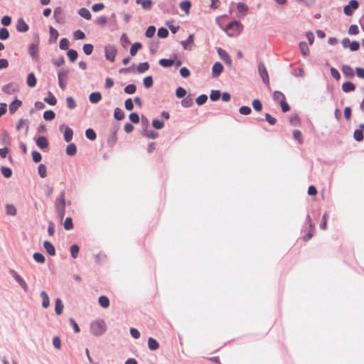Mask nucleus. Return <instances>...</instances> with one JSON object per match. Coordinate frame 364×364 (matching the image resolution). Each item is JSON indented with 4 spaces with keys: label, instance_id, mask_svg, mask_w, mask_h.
Returning a JSON list of instances; mask_svg holds the SVG:
<instances>
[{
    "label": "nucleus",
    "instance_id": "obj_24",
    "mask_svg": "<svg viewBox=\"0 0 364 364\" xmlns=\"http://www.w3.org/2000/svg\"><path fill=\"white\" fill-rule=\"evenodd\" d=\"M79 15L86 20H90L92 18V15L90 11L86 8H82L79 10Z\"/></svg>",
    "mask_w": 364,
    "mask_h": 364
},
{
    "label": "nucleus",
    "instance_id": "obj_29",
    "mask_svg": "<svg viewBox=\"0 0 364 364\" xmlns=\"http://www.w3.org/2000/svg\"><path fill=\"white\" fill-rule=\"evenodd\" d=\"M274 100L279 103L284 101L286 100L284 95L279 91H274L273 93Z\"/></svg>",
    "mask_w": 364,
    "mask_h": 364
},
{
    "label": "nucleus",
    "instance_id": "obj_31",
    "mask_svg": "<svg viewBox=\"0 0 364 364\" xmlns=\"http://www.w3.org/2000/svg\"><path fill=\"white\" fill-rule=\"evenodd\" d=\"M73 130L67 127L64 132V139L65 141L70 142L73 139Z\"/></svg>",
    "mask_w": 364,
    "mask_h": 364
},
{
    "label": "nucleus",
    "instance_id": "obj_57",
    "mask_svg": "<svg viewBox=\"0 0 364 364\" xmlns=\"http://www.w3.org/2000/svg\"><path fill=\"white\" fill-rule=\"evenodd\" d=\"M9 37V31L5 28H1L0 29V39L1 40H6Z\"/></svg>",
    "mask_w": 364,
    "mask_h": 364
},
{
    "label": "nucleus",
    "instance_id": "obj_54",
    "mask_svg": "<svg viewBox=\"0 0 364 364\" xmlns=\"http://www.w3.org/2000/svg\"><path fill=\"white\" fill-rule=\"evenodd\" d=\"M79 247L77 245H73L70 247V253L72 257L75 259L77 257L79 252Z\"/></svg>",
    "mask_w": 364,
    "mask_h": 364
},
{
    "label": "nucleus",
    "instance_id": "obj_15",
    "mask_svg": "<svg viewBox=\"0 0 364 364\" xmlns=\"http://www.w3.org/2000/svg\"><path fill=\"white\" fill-rule=\"evenodd\" d=\"M43 247L50 255L54 256L55 255V249L53 244L49 241H44Z\"/></svg>",
    "mask_w": 364,
    "mask_h": 364
},
{
    "label": "nucleus",
    "instance_id": "obj_40",
    "mask_svg": "<svg viewBox=\"0 0 364 364\" xmlns=\"http://www.w3.org/2000/svg\"><path fill=\"white\" fill-rule=\"evenodd\" d=\"M299 48H300V50H301V53L304 56H307L308 55V54L309 53V50L307 44L305 42H301L299 43Z\"/></svg>",
    "mask_w": 364,
    "mask_h": 364
},
{
    "label": "nucleus",
    "instance_id": "obj_27",
    "mask_svg": "<svg viewBox=\"0 0 364 364\" xmlns=\"http://www.w3.org/2000/svg\"><path fill=\"white\" fill-rule=\"evenodd\" d=\"M27 85L30 87H33L36 85V78L33 73H29L27 77Z\"/></svg>",
    "mask_w": 364,
    "mask_h": 364
},
{
    "label": "nucleus",
    "instance_id": "obj_7",
    "mask_svg": "<svg viewBox=\"0 0 364 364\" xmlns=\"http://www.w3.org/2000/svg\"><path fill=\"white\" fill-rule=\"evenodd\" d=\"M53 16L57 23H64V16H63V10L60 7H57L54 9Z\"/></svg>",
    "mask_w": 364,
    "mask_h": 364
},
{
    "label": "nucleus",
    "instance_id": "obj_64",
    "mask_svg": "<svg viewBox=\"0 0 364 364\" xmlns=\"http://www.w3.org/2000/svg\"><path fill=\"white\" fill-rule=\"evenodd\" d=\"M252 106H253V108L257 111V112H259L262 110V103L259 100H253L252 102Z\"/></svg>",
    "mask_w": 364,
    "mask_h": 364
},
{
    "label": "nucleus",
    "instance_id": "obj_50",
    "mask_svg": "<svg viewBox=\"0 0 364 364\" xmlns=\"http://www.w3.org/2000/svg\"><path fill=\"white\" fill-rule=\"evenodd\" d=\"M220 92L219 90H212L210 95V98L212 101H217L220 97Z\"/></svg>",
    "mask_w": 364,
    "mask_h": 364
},
{
    "label": "nucleus",
    "instance_id": "obj_25",
    "mask_svg": "<svg viewBox=\"0 0 364 364\" xmlns=\"http://www.w3.org/2000/svg\"><path fill=\"white\" fill-rule=\"evenodd\" d=\"M148 346L150 350H156L159 348V344L156 339L149 338L148 340Z\"/></svg>",
    "mask_w": 364,
    "mask_h": 364
},
{
    "label": "nucleus",
    "instance_id": "obj_22",
    "mask_svg": "<svg viewBox=\"0 0 364 364\" xmlns=\"http://www.w3.org/2000/svg\"><path fill=\"white\" fill-rule=\"evenodd\" d=\"M342 89H343V92H349L354 91L355 89V86L351 82H346L343 84Z\"/></svg>",
    "mask_w": 364,
    "mask_h": 364
},
{
    "label": "nucleus",
    "instance_id": "obj_51",
    "mask_svg": "<svg viewBox=\"0 0 364 364\" xmlns=\"http://www.w3.org/2000/svg\"><path fill=\"white\" fill-rule=\"evenodd\" d=\"M38 173L41 178H45L47 175L46 166L44 164H40L38 166Z\"/></svg>",
    "mask_w": 364,
    "mask_h": 364
},
{
    "label": "nucleus",
    "instance_id": "obj_39",
    "mask_svg": "<svg viewBox=\"0 0 364 364\" xmlns=\"http://www.w3.org/2000/svg\"><path fill=\"white\" fill-rule=\"evenodd\" d=\"M50 36V41L55 42L58 37V32L56 29L53 28L52 26L49 28Z\"/></svg>",
    "mask_w": 364,
    "mask_h": 364
},
{
    "label": "nucleus",
    "instance_id": "obj_53",
    "mask_svg": "<svg viewBox=\"0 0 364 364\" xmlns=\"http://www.w3.org/2000/svg\"><path fill=\"white\" fill-rule=\"evenodd\" d=\"M33 259L37 262H39L41 264L45 262V257H44L43 255H42L41 253L36 252L33 254Z\"/></svg>",
    "mask_w": 364,
    "mask_h": 364
},
{
    "label": "nucleus",
    "instance_id": "obj_10",
    "mask_svg": "<svg viewBox=\"0 0 364 364\" xmlns=\"http://www.w3.org/2000/svg\"><path fill=\"white\" fill-rule=\"evenodd\" d=\"M359 127L360 129L355 130L353 137L356 141H361L363 139L364 124H360Z\"/></svg>",
    "mask_w": 364,
    "mask_h": 364
},
{
    "label": "nucleus",
    "instance_id": "obj_2",
    "mask_svg": "<svg viewBox=\"0 0 364 364\" xmlns=\"http://www.w3.org/2000/svg\"><path fill=\"white\" fill-rule=\"evenodd\" d=\"M55 205L58 217L60 220H62L65 214V200L64 193H61V195L56 198Z\"/></svg>",
    "mask_w": 364,
    "mask_h": 364
},
{
    "label": "nucleus",
    "instance_id": "obj_34",
    "mask_svg": "<svg viewBox=\"0 0 364 364\" xmlns=\"http://www.w3.org/2000/svg\"><path fill=\"white\" fill-rule=\"evenodd\" d=\"M193 104V98L191 97V95H188L187 97H186L182 101H181V105L184 107H190L191 106H192V105Z\"/></svg>",
    "mask_w": 364,
    "mask_h": 364
},
{
    "label": "nucleus",
    "instance_id": "obj_62",
    "mask_svg": "<svg viewBox=\"0 0 364 364\" xmlns=\"http://www.w3.org/2000/svg\"><path fill=\"white\" fill-rule=\"evenodd\" d=\"M1 173L4 175V176L6 178L11 177V176L12 174V171H11V168H8V167H4V166L1 167Z\"/></svg>",
    "mask_w": 364,
    "mask_h": 364
},
{
    "label": "nucleus",
    "instance_id": "obj_16",
    "mask_svg": "<svg viewBox=\"0 0 364 364\" xmlns=\"http://www.w3.org/2000/svg\"><path fill=\"white\" fill-rule=\"evenodd\" d=\"M136 2L140 4L144 10H150L153 6L152 0H136Z\"/></svg>",
    "mask_w": 364,
    "mask_h": 364
},
{
    "label": "nucleus",
    "instance_id": "obj_6",
    "mask_svg": "<svg viewBox=\"0 0 364 364\" xmlns=\"http://www.w3.org/2000/svg\"><path fill=\"white\" fill-rule=\"evenodd\" d=\"M258 69H259V75H260L261 77L262 78L263 82L265 84L269 85V75H268L267 68H266L265 65H264V63H260L259 64Z\"/></svg>",
    "mask_w": 364,
    "mask_h": 364
},
{
    "label": "nucleus",
    "instance_id": "obj_28",
    "mask_svg": "<svg viewBox=\"0 0 364 364\" xmlns=\"http://www.w3.org/2000/svg\"><path fill=\"white\" fill-rule=\"evenodd\" d=\"M66 154L69 156H74L77 152V147L75 144H69L66 147Z\"/></svg>",
    "mask_w": 364,
    "mask_h": 364
},
{
    "label": "nucleus",
    "instance_id": "obj_4",
    "mask_svg": "<svg viewBox=\"0 0 364 364\" xmlns=\"http://www.w3.org/2000/svg\"><path fill=\"white\" fill-rule=\"evenodd\" d=\"M105 53L106 59L112 63H113L115 60L116 55L117 53V50L116 48L113 46H107L105 48Z\"/></svg>",
    "mask_w": 364,
    "mask_h": 364
},
{
    "label": "nucleus",
    "instance_id": "obj_49",
    "mask_svg": "<svg viewBox=\"0 0 364 364\" xmlns=\"http://www.w3.org/2000/svg\"><path fill=\"white\" fill-rule=\"evenodd\" d=\"M55 114L52 110H48V111L44 112V113H43V118L46 120H52L55 118Z\"/></svg>",
    "mask_w": 364,
    "mask_h": 364
},
{
    "label": "nucleus",
    "instance_id": "obj_33",
    "mask_svg": "<svg viewBox=\"0 0 364 364\" xmlns=\"http://www.w3.org/2000/svg\"><path fill=\"white\" fill-rule=\"evenodd\" d=\"M1 140L4 145H9L11 143V138L9 133L4 132L1 135Z\"/></svg>",
    "mask_w": 364,
    "mask_h": 364
},
{
    "label": "nucleus",
    "instance_id": "obj_55",
    "mask_svg": "<svg viewBox=\"0 0 364 364\" xmlns=\"http://www.w3.org/2000/svg\"><path fill=\"white\" fill-rule=\"evenodd\" d=\"M82 49H83L84 53H85L86 55H90V54L92 53V51H93V46H92V44H90V43L85 44V45L83 46Z\"/></svg>",
    "mask_w": 364,
    "mask_h": 364
},
{
    "label": "nucleus",
    "instance_id": "obj_13",
    "mask_svg": "<svg viewBox=\"0 0 364 364\" xmlns=\"http://www.w3.org/2000/svg\"><path fill=\"white\" fill-rule=\"evenodd\" d=\"M28 50H29V53L32 56V58L34 60H38V45L36 43L31 44L29 46Z\"/></svg>",
    "mask_w": 364,
    "mask_h": 364
},
{
    "label": "nucleus",
    "instance_id": "obj_8",
    "mask_svg": "<svg viewBox=\"0 0 364 364\" xmlns=\"http://www.w3.org/2000/svg\"><path fill=\"white\" fill-rule=\"evenodd\" d=\"M218 53L221 59L228 65H230L232 63V60L229 54L223 49L218 48Z\"/></svg>",
    "mask_w": 364,
    "mask_h": 364
},
{
    "label": "nucleus",
    "instance_id": "obj_52",
    "mask_svg": "<svg viewBox=\"0 0 364 364\" xmlns=\"http://www.w3.org/2000/svg\"><path fill=\"white\" fill-rule=\"evenodd\" d=\"M44 100L50 105H55L57 103L55 97L51 94V92H49V97H46Z\"/></svg>",
    "mask_w": 364,
    "mask_h": 364
},
{
    "label": "nucleus",
    "instance_id": "obj_59",
    "mask_svg": "<svg viewBox=\"0 0 364 364\" xmlns=\"http://www.w3.org/2000/svg\"><path fill=\"white\" fill-rule=\"evenodd\" d=\"M124 92L129 95L134 94L136 92V86L134 84L128 85L125 87Z\"/></svg>",
    "mask_w": 364,
    "mask_h": 364
},
{
    "label": "nucleus",
    "instance_id": "obj_23",
    "mask_svg": "<svg viewBox=\"0 0 364 364\" xmlns=\"http://www.w3.org/2000/svg\"><path fill=\"white\" fill-rule=\"evenodd\" d=\"M63 304L62 303V301L59 298L56 299L55 304V311L56 314L60 315L63 312Z\"/></svg>",
    "mask_w": 364,
    "mask_h": 364
},
{
    "label": "nucleus",
    "instance_id": "obj_5",
    "mask_svg": "<svg viewBox=\"0 0 364 364\" xmlns=\"http://www.w3.org/2000/svg\"><path fill=\"white\" fill-rule=\"evenodd\" d=\"M10 274L13 276V277L18 283L21 288L25 291H28V287L25 280L14 269L10 270Z\"/></svg>",
    "mask_w": 364,
    "mask_h": 364
},
{
    "label": "nucleus",
    "instance_id": "obj_12",
    "mask_svg": "<svg viewBox=\"0 0 364 364\" xmlns=\"http://www.w3.org/2000/svg\"><path fill=\"white\" fill-rule=\"evenodd\" d=\"M16 30L18 32H26L28 30V26L24 21L23 19L20 18L18 20L17 23H16Z\"/></svg>",
    "mask_w": 364,
    "mask_h": 364
},
{
    "label": "nucleus",
    "instance_id": "obj_63",
    "mask_svg": "<svg viewBox=\"0 0 364 364\" xmlns=\"http://www.w3.org/2000/svg\"><path fill=\"white\" fill-rule=\"evenodd\" d=\"M155 31H156V28L154 26H149L146 32H145V36L147 37V38H151L154 36V33H155Z\"/></svg>",
    "mask_w": 364,
    "mask_h": 364
},
{
    "label": "nucleus",
    "instance_id": "obj_56",
    "mask_svg": "<svg viewBox=\"0 0 364 364\" xmlns=\"http://www.w3.org/2000/svg\"><path fill=\"white\" fill-rule=\"evenodd\" d=\"M61 50H66L69 47V41L67 38H62L59 43Z\"/></svg>",
    "mask_w": 364,
    "mask_h": 364
},
{
    "label": "nucleus",
    "instance_id": "obj_41",
    "mask_svg": "<svg viewBox=\"0 0 364 364\" xmlns=\"http://www.w3.org/2000/svg\"><path fill=\"white\" fill-rule=\"evenodd\" d=\"M141 48V44L140 43H134L130 48V54L132 56H134L137 51Z\"/></svg>",
    "mask_w": 364,
    "mask_h": 364
},
{
    "label": "nucleus",
    "instance_id": "obj_60",
    "mask_svg": "<svg viewBox=\"0 0 364 364\" xmlns=\"http://www.w3.org/2000/svg\"><path fill=\"white\" fill-rule=\"evenodd\" d=\"M186 95V91L184 88L179 87L176 89V95L178 98L184 97Z\"/></svg>",
    "mask_w": 364,
    "mask_h": 364
},
{
    "label": "nucleus",
    "instance_id": "obj_21",
    "mask_svg": "<svg viewBox=\"0 0 364 364\" xmlns=\"http://www.w3.org/2000/svg\"><path fill=\"white\" fill-rule=\"evenodd\" d=\"M41 296L43 299L42 306L43 308L47 309L50 306L49 296H48V294L44 291H42L41 292Z\"/></svg>",
    "mask_w": 364,
    "mask_h": 364
},
{
    "label": "nucleus",
    "instance_id": "obj_3",
    "mask_svg": "<svg viewBox=\"0 0 364 364\" xmlns=\"http://www.w3.org/2000/svg\"><path fill=\"white\" fill-rule=\"evenodd\" d=\"M358 6L359 4L357 0H350L348 4L344 6L343 12L346 16H350Z\"/></svg>",
    "mask_w": 364,
    "mask_h": 364
},
{
    "label": "nucleus",
    "instance_id": "obj_44",
    "mask_svg": "<svg viewBox=\"0 0 364 364\" xmlns=\"http://www.w3.org/2000/svg\"><path fill=\"white\" fill-rule=\"evenodd\" d=\"M149 68V65L148 63H141L140 64H139V65L137 66V71L139 73H144L145 71L148 70Z\"/></svg>",
    "mask_w": 364,
    "mask_h": 364
},
{
    "label": "nucleus",
    "instance_id": "obj_42",
    "mask_svg": "<svg viewBox=\"0 0 364 364\" xmlns=\"http://www.w3.org/2000/svg\"><path fill=\"white\" fill-rule=\"evenodd\" d=\"M328 219V213H324V214L322 216L321 223L320 224L321 229L326 230Z\"/></svg>",
    "mask_w": 364,
    "mask_h": 364
},
{
    "label": "nucleus",
    "instance_id": "obj_20",
    "mask_svg": "<svg viewBox=\"0 0 364 364\" xmlns=\"http://www.w3.org/2000/svg\"><path fill=\"white\" fill-rule=\"evenodd\" d=\"M342 71H343V74H344L346 77H349V78H352V77H353V76H354V72H353V68H352L350 66H349V65H343V66L342 67Z\"/></svg>",
    "mask_w": 364,
    "mask_h": 364
},
{
    "label": "nucleus",
    "instance_id": "obj_17",
    "mask_svg": "<svg viewBox=\"0 0 364 364\" xmlns=\"http://www.w3.org/2000/svg\"><path fill=\"white\" fill-rule=\"evenodd\" d=\"M22 105L21 100L16 99L9 105V112L11 114H14Z\"/></svg>",
    "mask_w": 364,
    "mask_h": 364
},
{
    "label": "nucleus",
    "instance_id": "obj_32",
    "mask_svg": "<svg viewBox=\"0 0 364 364\" xmlns=\"http://www.w3.org/2000/svg\"><path fill=\"white\" fill-rule=\"evenodd\" d=\"M99 304L102 308H107L109 306V300L107 296H101L99 297Z\"/></svg>",
    "mask_w": 364,
    "mask_h": 364
},
{
    "label": "nucleus",
    "instance_id": "obj_43",
    "mask_svg": "<svg viewBox=\"0 0 364 364\" xmlns=\"http://www.w3.org/2000/svg\"><path fill=\"white\" fill-rule=\"evenodd\" d=\"M85 136L87 139L93 141L96 139L97 135L95 131L92 129H87L85 131Z\"/></svg>",
    "mask_w": 364,
    "mask_h": 364
},
{
    "label": "nucleus",
    "instance_id": "obj_37",
    "mask_svg": "<svg viewBox=\"0 0 364 364\" xmlns=\"http://www.w3.org/2000/svg\"><path fill=\"white\" fill-rule=\"evenodd\" d=\"M114 116L116 119L122 120L124 118V113L120 108H115L114 112Z\"/></svg>",
    "mask_w": 364,
    "mask_h": 364
},
{
    "label": "nucleus",
    "instance_id": "obj_18",
    "mask_svg": "<svg viewBox=\"0 0 364 364\" xmlns=\"http://www.w3.org/2000/svg\"><path fill=\"white\" fill-rule=\"evenodd\" d=\"M2 90L7 94H12L17 90V86L14 83H9L2 87Z\"/></svg>",
    "mask_w": 364,
    "mask_h": 364
},
{
    "label": "nucleus",
    "instance_id": "obj_58",
    "mask_svg": "<svg viewBox=\"0 0 364 364\" xmlns=\"http://www.w3.org/2000/svg\"><path fill=\"white\" fill-rule=\"evenodd\" d=\"M144 85L146 88H150L153 85V79L151 76H147L144 79Z\"/></svg>",
    "mask_w": 364,
    "mask_h": 364
},
{
    "label": "nucleus",
    "instance_id": "obj_9",
    "mask_svg": "<svg viewBox=\"0 0 364 364\" xmlns=\"http://www.w3.org/2000/svg\"><path fill=\"white\" fill-rule=\"evenodd\" d=\"M223 65L220 63H215L212 68L213 77H217L218 76H219L223 71Z\"/></svg>",
    "mask_w": 364,
    "mask_h": 364
},
{
    "label": "nucleus",
    "instance_id": "obj_26",
    "mask_svg": "<svg viewBox=\"0 0 364 364\" xmlns=\"http://www.w3.org/2000/svg\"><path fill=\"white\" fill-rule=\"evenodd\" d=\"M89 99L92 103H97L101 100L102 95L98 92H92L90 95Z\"/></svg>",
    "mask_w": 364,
    "mask_h": 364
},
{
    "label": "nucleus",
    "instance_id": "obj_30",
    "mask_svg": "<svg viewBox=\"0 0 364 364\" xmlns=\"http://www.w3.org/2000/svg\"><path fill=\"white\" fill-rule=\"evenodd\" d=\"M307 220H308V222L309 223V226H310V228H311V230L306 235L304 236V240L305 241H307L309 240V239H311L313 236V230H314V225L311 223V219L310 218V216H308L307 217Z\"/></svg>",
    "mask_w": 364,
    "mask_h": 364
},
{
    "label": "nucleus",
    "instance_id": "obj_48",
    "mask_svg": "<svg viewBox=\"0 0 364 364\" xmlns=\"http://www.w3.org/2000/svg\"><path fill=\"white\" fill-rule=\"evenodd\" d=\"M240 27V23H239L237 21H234L230 23H229L226 27V31H228L230 29H234L235 31H239Z\"/></svg>",
    "mask_w": 364,
    "mask_h": 364
},
{
    "label": "nucleus",
    "instance_id": "obj_46",
    "mask_svg": "<svg viewBox=\"0 0 364 364\" xmlns=\"http://www.w3.org/2000/svg\"><path fill=\"white\" fill-rule=\"evenodd\" d=\"M63 226L66 230H70L73 228V220L70 217L65 219Z\"/></svg>",
    "mask_w": 364,
    "mask_h": 364
},
{
    "label": "nucleus",
    "instance_id": "obj_1",
    "mask_svg": "<svg viewBox=\"0 0 364 364\" xmlns=\"http://www.w3.org/2000/svg\"><path fill=\"white\" fill-rule=\"evenodd\" d=\"M106 323L103 320H97L90 325L91 333L97 336L103 334L106 331Z\"/></svg>",
    "mask_w": 364,
    "mask_h": 364
},
{
    "label": "nucleus",
    "instance_id": "obj_47",
    "mask_svg": "<svg viewBox=\"0 0 364 364\" xmlns=\"http://www.w3.org/2000/svg\"><path fill=\"white\" fill-rule=\"evenodd\" d=\"M6 212L9 215H16V209L13 205H6Z\"/></svg>",
    "mask_w": 364,
    "mask_h": 364
},
{
    "label": "nucleus",
    "instance_id": "obj_19",
    "mask_svg": "<svg viewBox=\"0 0 364 364\" xmlns=\"http://www.w3.org/2000/svg\"><path fill=\"white\" fill-rule=\"evenodd\" d=\"M37 146L41 149H45L48 146V141L46 137L39 136L36 140Z\"/></svg>",
    "mask_w": 364,
    "mask_h": 364
},
{
    "label": "nucleus",
    "instance_id": "obj_11",
    "mask_svg": "<svg viewBox=\"0 0 364 364\" xmlns=\"http://www.w3.org/2000/svg\"><path fill=\"white\" fill-rule=\"evenodd\" d=\"M194 36L193 34L189 35L188 39L186 41H181V44L184 49L191 50L193 45Z\"/></svg>",
    "mask_w": 364,
    "mask_h": 364
},
{
    "label": "nucleus",
    "instance_id": "obj_14",
    "mask_svg": "<svg viewBox=\"0 0 364 364\" xmlns=\"http://www.w3.org/2000/svg\"><path fill=\"white\" fill-rule=\"evenodd\" d=\"M68 73V72L67 70H61L58 73L59 85L63 90H64L65 87V85L63 83V81L66 80Z\"/></svg>",
    "mask_w": 364,
    "mask_h": 364
},
{
    "label": "nucleus",
    "instance_id": "obj_61",
    "mask_svg": "<svg viewBox=\"0 0 364 364\" xmlns=\"http://www.w3.org/2000/svg\"><path fill=\"white\" fill-rule=\"evenodd\" d=\"M75 40H82L85 38V33L81 30H77L73 33Z\"/></svg>",
    "mask_w": 364,
    "mask_h": 364
},
{
    "label": "nucleus",
    "instance_id": "obj_45",
    "mask_svg": "<svg viewBox=\"0 0 364 364\" xmlns=\"http://www.w3.org/2000/svg\"><path fill=\"white\" fill-rule=\"evenodd\" d=\"M67 55L71 62H74L78 55L77 51L73 49L69 50L67 53Z\"/></svg>",
    "mask_w": 364,
    "mask_h": 364
},
{
    "label": "nucleus",
    "instance_id": "obj_36",
    "mask_svg": "<svg viewBox=\"0 0 364 364\" xmlns=\"http://www.w3.org/2000/svg\"><path fill=\"white\" fill-rule=\"evenodd\" d=\"M191 6V4L189 1H181L180 4L181 9L184 11L187 14L189 13Z\"/></svg>",
    "mask_w": 364,
    "mask_h": 364
},
{
    "label": "nucleus",
    "instance_id": "obj_35",
    "mask_svg": "<svg viewBox=\"0 0 364 364\" xmlns=\"http://www.w3.org/2000/svg\"><path fill=\"white\" fill-rule=\"evenodd\" d=\"M173 64H174V60H172V59H165V58H164V59H161L159 60V65L163 66V67H165V68L171 67Z\"/></svg>",
    "mask_w": 364,
    "mask_h": 364
},
{
    "label": "nucleus",
    "instance_id": "obj_38",
    "mask_svg": "<svg viewBox=\"0 0 364 364\" xmlns=\"http://www.w3.org/2000/svg\"><path fill=\"white\" fill-rule=\"evenodd\" d=\"M293 137L299 142V144H303L302 134L299 130H294L293 132Z\"/></svg>",
    "mask_w": 364,
    "mask_h": 364
}]
</instances>
